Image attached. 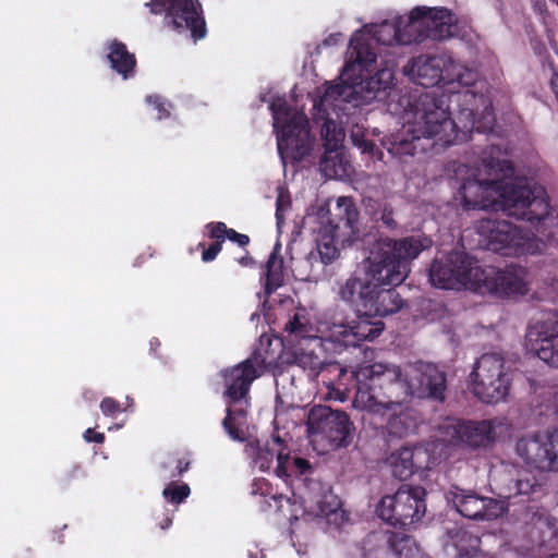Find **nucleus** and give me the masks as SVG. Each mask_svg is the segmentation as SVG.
Returning a JSON list of instances; mask_svg holds the SVG:
<instances>
[{
	"label": "nucleus",
	"instance_id": "f257e3e1",
	"mask_svg": "<svg viewBox=\"0 0 558 558\" xmlns=\"http://www.w3.org/2000/svg\"><path fill=\"white\" fill-rule=\"evenodd\" d=\"M457 173L464 175L458 192L463 209H500L533 225L537 221L557 227L544 189L524 178H513L509 160L484 159L476 168L459 167Z\"/></svg>",
	"mask_w": 558,
	"mask_h": 558
},
{
	"label": "nucleus",
	"instance_id": "f03ea898",
	"mask_svg": "<svg viewBox=\"0 0 558 558\" xmlns=\"http://www.w3.org/2000/svg\"><path fill=\"white\" fill-rule=\"evenodd\" d=\"M432 241L423 236H407L401 240L385 239L364 260V278L351 275L339 284L338 296L356 314L376 316L364 303L377 305L384 286H399L410 274V264L420 253L430 246Z\"/></svg>",
	"mask_w": 558,
	"mask_h": 558
},
{
	"label": "nucleus",
	"instance_id": "7ed1b4c3",
	"mask_svg": "<svg viewBox=\"0 0 558 558\" xmlns=\"http://www.w3.org/2000/svg\"><path fill=\"white\" fill-rule=\"evenodd\" d=\"M449 104L450 97L439 89L414 97L404 110L402 130L384 140L383 145L393 158L405 161L436 145L457 144Z\"/></svg>",
	"mask_w": 558,
	"mask_h": 558
},
{
	"label": "nucleus",
	"instance_id": "20e7f679",
	"mask_svg": "<svg viewBox=\"0 0 558 558\" xmlns=\"http://www.w3.org/2000/svg\"><path fill=\"white\" fill-rule=\"evenodd\" d=\"M326 372L337 375L335 380L325 383L326 398L329 400L345 401L350 392L348 381L355 380V409L384 414L386 411H393L400 404L399 400L392 399V392L384 391L385 383H393L400 378V367L396 364L376 362L361 365L355 372H349L338 363H331L326 367Z\"/></svg>",
	"mask_w": 558,
	"mask_h": 558
},
{
	"label": "nucleus",
	"instance_id": "39448f33",
	"mask_svg": "<svg viewBox=\"0 0 558 558\" xmlns=\"http://www.w3.org/2000/svg\"><path fill=\"white\" fill-rule=\"evenodd\" d=\"M497 486L499 499L484 497L472 489L453 486L447 493V499L464 518L471 520H495L508 511V501L520 498L527 501L542 492V484L527 470L515 465H505L498 473Z\"/></svg>",
	"mask_w": 558,
	"mask_h": 558
},
{
	"label": "nucleus",
	"instance_id": "423d86ee",
	"mask_svg": "<svg viewBox=\"0 0 558 558\" xmlns=\"http://www.w3.org/2000/svg\"><path fill=\"white\" fill-rule=\"evenodd\" d=\"M359 209L352 197L340 196L333 208L320 206L308 215V222L315 233L317 254L323 264L333 262L338 255V245L351 243L359 234Z\"/></svg>",
	"mask_w": 558,
	"mask_h": 558
},
{
	"label": "nucleus",
	"instance_id": "0eeeda50",
	"mask_svg": "<svg viewBox=\"0 0 558 558\" xmlns=\"http://www.w3.org/2000/svg\"><path fill=\"white\" fill-rule=\"evenodd\" d=\"M556 221L557 227L537 221L534 225L530 222L537 232L532 234L505 219L489 216L477 220L474 229L478 235V245L485 250L505 256L536 254L542 251L545 241L558 232V219Z\"/></svg>",
	"mask_w": 558,
	"mask_h": 558
},
{
	"label": "nucleus",
	"instance_id": "6e6552de",
	"mask_svg": "<svg viewBox=\"0 0 558 558\" xmlns=\"http://www.w3.org/2000/svg\"><path fill=\"white\" fill-rule=\"evenodd\" d=\"M363 31H356L350 39V60L342 70L341 77L350 82L353 95H359L364 101L371 102L393 84L395 63L378 70L375 75L367 76L375 69L376 53L368 44L362 40Z\"/></svg>",
	"mask_w": 558,
	"mask_h": 558
},
{
	"label": "nucleus",
	"instance_id": "1a4fd4ad",
	"mask_svg": "<svg viewBox=\"0 0 558 558\" xmlns=\"http://www.w3.org/2000/svg\"><path fill=\"white\" fill-rule=\"evenodd\" d=\"M269 109L277 135V149L282 161H299L310 155L314 137L311 135L306 116L302 111L293 110L284 97L275 98Z\"/></svg>",
	"mask_w": 558,
	"mask_h": 558
},
{
	"label": "nucleus",
	"instance_id": "9d476101",
	"mask_svg": "<svg viewBox=\"0 0 558 558\" xmlns=\"http://www.w3.org/2000/svg\"><path fill=\"white\" fill-rule=\"evenodd\" d=\"M403 73L414 83L433 87L459 85L469 87L477 81V73L457 62L450 54H421L413 58L403 68Z\"/></svg>",
	"mask_w": 558,
	"mask_h": 558
},
{
	"label": "nucleus",
	"instance_id": "9b49d317",
	"mask_svg": "<svg viewBox=\"0 0 558 558\" xmlns=\"http://www.w3.org/2000/svg\"><path fill=\"white\" fill-rule=\"evenodd\" d=\"M472 378V391L485 403L505 401L510 392L511 369L498 353L483 354L476 362Z\"/></svg>",
	"mask_w": 558,
	"mask_h": 558
},
{
	"label": "nucleus",
	"instance_id": "f8f14e48",
	"mask_svg": "<svg viewBox=\"0 0 558 558\" xmlns=\"http://www.w3.org/2000/svg\"><path fill=\"white\" fill-rule=\"evenodd\" d=\"M401 372L400 378L393 383H385L384 390L395 392L390 389L397 387L403 390L405 396L416 398H428L436 401H444L446 398L447 379L442 369L432 363L418 362L410 364ZM398 397V393H396Z\"/></svg>",
	"mask_w": 558,
	"mask_h": 558
},
{
	"label": "nucleus",
	"instance_id": "ddd939ff",
	"mask_svg": "<svg viewBox=\"0 0 558 558\" xmlns=\"http://www.w3.org/2000/svg\"><path fill=\"white\" fill-rule=\"evenodd\" d=\"M426 492L421 486H401L393 495L384 496L376 512L392 526L405 527L421 520L426 511Z\"/></svg>",
	"mask_w": 558,
	"mask_h": 558
},
{
	"label": "nucleus",
	"instance_id": "4468645a",
	"mask_svg": "<svg viewBox=\"0 0 558 558\" xmlns=\"http://www.w3.org/2000/svg\"><path fill=\"white\" fill-rule=\"evenodd\" d=\"M451 96L457 102H461L456 124L457 143L466 141L473 130L486 132L493 129L495 117L489 100L484 95H477L472 89H450Z\"/></svg>",
	"mask_w": 558,
	"mask_h": 558
},
{
	"label": "nucleus",
	"instance_id": "2eb2a0df",
	"mask_svg": "<svg viewBox=\"0 0 558 558\" xmlns=\"http://www.w3.org/2000/svg\"><path fill=\"white\" fill-rule=\"evenodd\" d=\"M146 7L153 14L165 13L167 26L177 31H190L195 41L206 36V23L197 0H151Z\"/></svg>",
	"mask_w": 558,
	"mask_h": 558
},
{
	"label": "nucleus",
	"instance_id": "dca6fc26",
	"mask_svg": "<svg viewBox=\"0 0 558 558\" xmlns=\"http://www.w3.org/2000/svg\"><path fill=\"white\" fill-rule=\"evenodd\" d=\"M478 262L463 252H452L436 258L429 269V281L441 289H460L464 287L475 291L476 280L473 270Z\"/></svg>",
	"mask_w": 558,
	"mask_h": 558
},
{
	"label": "nucleus",
	"instance_id": "f3484780",
	"mask_svg": "<svg viewBox=\"0 0 558 558\" xmlns=\"http://www.w3.org/2000/svg\"><path fill=\"white\" fill-rule=\"evenodd\" d=\"M514 453L527 469L557 472L555 428L521 436L515 441Z\"/></svg>",
	"mask_w": 558,
	"mask_h": 558
},
{
	"label": "nucleus",
	"instance_id": "a211bd4d",
	"mask_svg": "<svg viewBox=\"0 0 558 558\" xmlns=\"http://www.w3.org/2000/svg\"><path fill=\"white\" fill-rule=\"evenodd\" d=\"M476 278L475 292L494 293L498 295H512L526 293V270L520 266H507L504 269L495 267L473 270Z\"/></svg>",
	"mask_w": 558,
	"mask_h": 558
},
{
	"label": "nucleus",
	"instance_id": "6ab92c4d",
	"mask_svg": "<svg viewBox=\"0 0 558 558\" xmlns=\"http://www.w3.org/2000/svg\"><path fill=\"white\" fill-rule=\"evenodd\" d=\"M264 360L260 354H253L238 365L221 371L226 386L225 397L230 404L244 401L247 405V395L252 383L263 373Z\"/></svg>",
	"mask_w": 558,
	"mask_h": 558
},
{
	"label": "nucleus",
	"instance_id": "aec40b11",
	"mask_svg": "<svg viewBox=\"0 0 558 558\" xmlns=\"http://www.w3.org/2000/svg\"><path fill=\"white\" fill-rule=\"evenodd\" d=\"M368 317L360 315L351 323H332L326 326L325 331L328 335L325 336V339L344 347H355L362 341H372L383 332L384 323L372 322Z\"/></svg>",
	"mask_w": 558,
	"mask_h": 558
},
{
	"label": "nucleus",
	"instance_id": "412c9836",
	"mask_svg": "<svg viewBox=\"0 0 558 558\" xmlns=\"http://www.w3.org/2000/svg\"><path fill=\"white\" fill-rule=\"evenodd\" d=\"M434 462L428 448L422 445L401 447L386 459L392 475L401 481L410 478L416 471L429 469Z\"/></svg>",
	"mask_w": 558,
	"mask_h": 558
},
{
	"label": "nucleus",
	"instance_id": "4be33fe9",
	"mask_svg": "<svg viewBox=\"0 0 558 558\" xmlns=\"http://www.w3.org/2000/svg\"><path fill=\"white\" fill-rule=\"evenodd\" d=\"M526 342L536 355L553 367H558V322H536L529 327Z\"/></svg>",
	"mask_w": 558,
	"mask_h": 558
},
{
	"label": "nucleus",
	"instance_id": "5701e85b",
	"mask_svg": "<svg viewBox=\"0 0 558 558\" xmlns=\"http://www.w3.org/2000/svg\"><path fill=\"white\" fill-rule=\"evenodd\" d=\"M353 90L350 82L342 77L339 83H327L318 100L314 102V116H333L337 119L344 113Z\"/></svg>",
	"mask_w": 558,
	"mask_h": 558
},
{
	"label": "nucleus",
	"instance_id": "b1692460",
	"mask_svg": "<svg viewBox=\"0 0 558 558\" xmlns=\"http://www.w3.org/2000/svg\"><path fill=\"white\" fill-rule=\"evenodd\" d=\"M422 8L424 9L423 20L427 39L441 41L458 35L457 17L450 10L444 7Z\"/></svg>",
	"mask_w": 558,
	"mask_h": 558
},
{
	"label": "nucleus",
	"instance_id": "393cba45",
	"mask_svg": "<svg viewBox=\"0 0 558 558\" xmlns=\"http://www.w3.org/2000/svg\"><path fill=\"white\" fill-rule=\"evenodd\" d=\"M323 338H313L308 343L294 345V361L305 371H308L311 377L317 376L322 371H326L329 364H325L322 359Z\"/></svg>",
	"mask_w": 558,
	"mask_h": 558
},
{
	"label": "nucleus",
	"instance_id": "a878e982",
	"mask_svg": "<svg viewBox=\"0 0 558 558\" xmlns=\"http://www.w3.org/2000/svg\"><path fill=\"white\" fill-rule=\"evenodd\" d=\"M423 14L424 9L416 7L408 16H398L401 35L399 37V45H411L427 39Z\"/></svg>",
	"mask_w": 558,
	"mask_h": 558
},
{
	"label": "nucleus",
	"instance_id": "bb28decb",
	"mask_svg": "<svg viewBox=\"0 0 558 558\" xmlns=\"http://www.w3.org/2000/svg\"><path fill=\"white\" fill-rule=\"evenodd\" d=\"M353 430L354 427L348 414L343 411H335L322 440H326L332 448L347 447L352 440Z\"/></svg>",
	"mask_w": 558,
	"mask_h": 558
},
{
	"label": "nucleus",
	"instance_id": "cd10ccee",
	"mask_svg": "<svg viewBox=\"0 0 558 558\" xmlns=\"http://www.w3.org/2000/svg\"><path fill=\"white\" fill-rule=\"evenodd\" d=\"M283 331L286 341L292 347L308 343L313 338H319L304 311L296 312L287 322Z\"/></svg>",
	"mask_w": 558,
	"mask_h": 558
},
{
	"label": "nucleus",
	"instance_id": "c85d7f7f",
	"mask_svg": "<svg viewBox=\"0 0 558 558\" xmlns=\"http://www.w3.org/2000/svg\"><path fill=\"white\" fill-rule=\"evenodd\" d=\"M107 59L112 70L120 74L124 80L135 75L136 59L129 52L126 46L118 41L111 40L107 46Z\"/></svg>",
	"mask_w": 558,
	"mask_h": 558
},
{
	"label": "nucleus",
	"instance_id": "c756f323",
	"mask_svg": "<svg viewBox=\"0 0 558 558\" xmlns=\"http://www.w3.org/2000/svg\"><path fill=\"white\" fill-rule=\"evenodd\" d=\"M317 123L322 122V138L325 149L329 153H336L342 147L345 138V132L342 128L341 118L333 116H314Z\"/></svg>",
	"mask_w": 558,
	"mask_h": 558
},
{
	"label": "nucleus",
	"instance_id": "7c9ffc66",
	"mask_svg": "<svg viewBox=\"0 0 558 558\" xmlns=\"http://www.w3.org/2000/svg\"><path fill=\"white\" fill-rule=\"evenodd\" d=\"M495 428L490 421L463 422L461 445L482 447L494 440Z\"/></svg>",
	"mask_w": 558,
	"mask_h": 558
},
{
	"label": "nucleus",
	"instance_id": "2f4dec72",
	"mask_svg": "<svg viewBox=\"0 0 558 558\" xmlns=\"http://www.w3.org/2000/svg\"><path fill=\"white\" fill-rule=\"evenodd\" d=\"M244 408H231L232 404L228 402L227 414L222 420V427L228 436L234 440L243 442L245 440V427L247 425L246 421V410L248 404L246 405L244 402Z\"/></svg>",
	"mask_w": 558,
	"mask_h": 558
},
{
	"label": "nucleus",
	"instance_id": "473e14b6",
	"mask_svg": "<svg viewBox=\"0 0 558 558\" xmlns=\"http://www.w3.org/2000/svg\"><path fill=\"white\" fill-rule=\"evenodd\" d=\"M335 411L326 405H315L307 413V434L312 437L313 441L322 440L331 422V416Z\"/></svg>",
	"mask_w": 558,
	"mask_h": 558
},
{
	"label": "nucleus",
	"instance_id": "72a5a7b5",
	"mask_svg": "<svg viewBox=\"0 0 558 558\" xmlns=\"http://www.w3.org/2000/svg\"><path fill=\"white\" fill-rule=\"evenodd\" d=\"M365 211L375 221H381L387 228L395 229L397 222L393 219V208L389 201L375 198L373 196L364 197Z\"/></svg>",
	"mask_w": 558,
	"mask_h": 558
},
{
	"label": "nucleus",
	"instance_id": "f704fd0d",
	"mask_svg": "<svg viewBox=\"0 0 558 558\" xmlns=\"http://www.w3.org/2000/svg\"><path fill=\"white\" fill-rule=\"evenodd\" d=\"M379 303L374 305V303H369V300L364 303L363 308H368L376 316H388L397 313L403 307V300L400 294L393 289H385L384 291H379Z\"/></svg>",
	"mask_w": 558,
	"mask_h": 558
},
{
	"label": "nucleus",
	"instance_id": "c9c22d12",
	"mask_svg": "<svg viewBox=\"0 0 558 558\" xmlns=\"http://www.w3.org/2000/svg\"><path fill=\"white\" fill-rule=\"evenodd\" d=\"M245 453L253 458L255 466L260 471H268L276 458L278 464V453H282L278 449L270 448L268 444L262 446L259 441L248 442L245 447Z\"/></svg>",
	"mask_w": 558,
	"mask_h": 558
},
{
	"label": "nucleus",
	"instance_id": "e433bc0d",
	"mask_svg": "<svg viewBox=\"0 0 558 558\" xmlns=\"http://www.w3.org/2000/svg\"><path fill=\"white\" fill-rule=\"evenodd\" d=\"M319 167L327 178L341 179L348 174L350 165L344 161L338 150L336 153L326 150L320 159Z\"/></svg>",
	"mask_w": 558,
	"mask_h": 558
},
{
	"label": "nucleus",
	"instance_id": "4c0bfd02",
	"mask_svg": "<svg viewBox=\"0 0 558 558\" xmlns=\"http://www.w3.org/2000/svg\"><path fill=\"white\" fill-rule=\"evenodd\" d=\"M360 550L362 558H387L388 547L386 535L380 533L369 534L363 541Z\"/></svg>",
	"mask_w": 558,
	"mask_h": 558
},
{
	"label": "nucleus",
	"instance_id": "58836bf2",
	"mask_svg": "<svg viewBox=\"0 0 558 558\" xmlns=\"http://www.w3.org/2000/svg\"><path fill=\"white\" fill-rule=\"evenodd\" d=\"M372 34L377 43L385 46L399 45L400 24L398 17L392 21H384L379 25H376L372 31Z\"/></svg>",
	"mask_w": 558,
	"mask_h": 558
},
{
	"label": "nucleus",
	"instance_id": "ea45409f",
	"mask_svg": "<svg viewBox=\"0 0 558 558\" xmlns=\"http://www.w3.org/2000/svg\"><path fill=\"white\" fill-rule=\"evenodd\" d=\"M265 291L266 294H271L282 283V259L278 258L275 254H271L265 266Z\"/></svg>",
	"mask_w": 558,
	"mask_h": 558
},
{
	"label": "nucleus",
	"instance_id": "a19ab883",
	"mask_svg": "<svg viewBox=\"0 0 558 558\" xmlns=\"http://www.w3.org/2000/svg\"><path fill=\"white\" fill-rule=\"evenodd\" d=\"M463 421L446 418L438 427L437 439L449 446H460L462 439Z\"/></svg>",
	"mask_w": 558,
	"mask_h": 558
},
{
	"label": "nucleus",
	"instance_id": "79ce46f5",
	"mask_svg": "<svg viewBox=\"0 0 558 558\" xmlns=\"http://www.w3.org/2000/svg\"><path fill=\"white\" fill-rule=\"evenodd\" d=\"M310 469L307 460L302 458H290L288 454L278 453V464L275 473L278 477L290 476L292 473L304 474Z\"/></svg>",
	"mask_w": 558,
	"mask_h": 558
},
{
	"label": "nucleus",
	"instance_id": "37998d69",
	"mask_svg": "<svg viewBox=\"0 0 558 558\" xmlns=\"http://www.w3.org/2000/svg\"><path fill=\"white\" fill-rule=\"evenodd\" d=\"M388 550L390 549L398 558H410L415 551L414 539L404 534H390L386 537Z\"/></svg>",
	"mask_w": 558,
	"mask_h": 558
},
{
	"label": "nucleus",
	"instance_id": "c03bdc74",
	"mask_svg": "<svg viewBox=\"0 0 558 558\" xmlns=\"http://www.w3.org/2000/svg\"><path fill=\"white\" fill-rule=\"evenodd\" d=\"M190 459L183 457H168L167 461L163 462L160 466L159 477L162 481L174 480L181 476L185 471L190 468Z\"/></svg>",
	"mask_w": 558,
	"mask_h": 558
},
{
	"label": "nucleus",
	"instance_id": "a18cd8bd",
	"mask_svg": "<svg viewBox=\"0 0 558 558\" xmlns=\"http://www.w3.org/2000/svg\"><path fill=\"white\" fill-rule=\"evenodd\" d=\"M387 430L395 437H403L409 434L411 429V422L407 413H393L389 416L387 422Z\"/></svg>",
	"mask_w": 558,
	"mask_h": 558
},
{
	"label": "nucleus",
	"instance_id": "49530a36",
	"mask_svg": "<svg viewBox=\"0 0 558 558\" xmlns=\"http://www.w3.org/2000/svg\"><path fill=\"white\" fill-rule=\"evenodd\" d=\"M191 490L187 484L177 485L174 483L169 484L162 490L163 498L171 504H181L190 495Z\"/></svg>",
	"mask_w": 558,
	"mask_h": 558
},
{
	"label": "nucleus",
	"instance_id": "de8ad7c7",
	"mask_svg": "<svg viewBox=\"0 0 558 558\" xmlns=\"http://www.w3.org/2000/svg\"><path fill=\"white\" fill-rule=\"evenodd\" d=\"M350 137L353 144L361 149L362 153H369L373 150L374 144L366 138L364 128L355 124L350 131Z\"/></svg>",
	"mask_w": 558,
	"mask_h": 558
},
{
	"label": "nucleus",
	"instance_id": "09e8293b",
	"mask_svg": "<svg viewBox=\"0 0 558 558\" xmlns=\"http://www.w3.org/2000/svg\"><path fill=\"white\" fill-rule=\"evenodd\" d=\"M291 207V199L287 192L281 187L278 189V196L276 201V220L278 228L284 222V214Z\"/></svg>",
	"mask_w": 558,
	"mask_h": 558
},
{
	"label": "nucleus",
	"instance_id": "8fccbe9b",
	"mask_svg": "<svg viewBox=\"0 0 558 558\" xmlns=\"http://www.w3.org/2000/svg\"><path fill=\"white\" fill-rule=\"evenodd\" d=\"M101 412L107 416H113L121 411L119 402L112 398H105L100 403Z\"/></svg>",
	"mask_w": 558,
	"mask_h": 558
},
{
	"label": "nucleus",
	"instance_id": "3c124183",
	"mask_svg": "<svg viewBox=\"0 0 558 558\" xmlns=\"http://www.w3.org/2000/svg\"><path fill=\"white\" fill-rule=\"evenodd\" d=\"M210 229V236L222 242L225 238H228L230 229L223 222L210 223L207 226Z\"/></svg>",
	"mask_w": 558,
	"mask_h": 558
},
{
	"label": "nucleus",
	"instance_id": "603ef678",
	"mask_svg": "<svg viewBox=\"0 0 558 558\" xmlns=\"http://www.w3.org/2000/svg\"><path fill=\"white\" fill-rule=\"evenodd\" d=\"M146 102L153 105L155 109L158 111V119H163L169 116V111L165 107V104L160 100L158 96H147Z\"/></svg>",
	"mask_w": 558,
	"mask_h": 558
},
{
	"label": "nucleus",
	"instance_id": "864d4df0",
	"mask_svg": "<svg viewBox=\"0 0 558 558\" xmlns=\"http://www.w3.org/2000/svg\"><path fill=\"white\" fill-rule=\"evenodd\" d=\"M221 251V242L217 241L209 245L207 250L203 252L202 259L206 263L211 262L216 258L218 253Z\"/></svg>",
	"mask_w": 558,
	"mask_h": 558
},
{
	"label": "nucleus",
	"instance_id": "5fc2aeb1",
	"mask_svg": "<svg viewBox=\"0 0 558 558\" xmlns=\"http://www.w3.org/2000/svg\"><path fill=\"white\" fill-rule=\"evenodd\" d=\"M329 498H330V500L327 502L326 507L322 505L323 504L322 501L318 502L320 513L323 515H328L329 513L335 512L340 506V501L336 496L330 495Z\"/></svg>",
	"mask_w": 558,
	"mask_h": 558
},
{
	"label": "nucleus",
	"instance_id": "6e6d98bb",
	"mask_svg": "<svg viewBox=\"0 0 558 558\" xmlns=\"http://www.w3.org/2000/svg\"><path fill=\"white\" fill-rule=\"evenodd\" d=\"M228 239L240 246H245L250 242V238L246 234L239 233L233 229L229 230Z\"/></svg>",
	"mask_w": 558,
	"mask_h": 558
},
{
	"label": "nucleus",
	"instance_id": "4d7b16f0",
	"mask_svg": "<svg viewBox=\"0 0 558 558\" xmlns=\"http://www.w3.org/2000/svg\"><path fill=\"white\" fill-rule=\"evenodd\" d=\"M84 439L87 441V442H96V444H101L104 442L105 440V436L104 434L101 433H95L94 429L92 428H87L84 433Z\"/></svg>",
	"mask_w": 558,
	"mask_h": 558
},
{
	"label": "nucleus",
	"instance_id": "13d9d810",
	"mask_svg": "<svg viewBox=\"0 0 558 558\" xmlns=\"http://www.w3.org/2000/svg\"><path fill=\"white\" fill-rule=\"evenodd\" d=\"M270 500L275 502V506L277 507L278 510H281L283 508V501L288 505L290 504V499L284 497L283 495H271Z\"/></svg>",
	"mask_w": 558,
	"mask_h": 558
},
{
	"label": "nucleus",
	"instance_id": "bf43d9fd",
	"mask_svg": "<svg viewBox=\"0 0 558 558\" xmlns=\"http://www.w3.org/2000/svg\"><path fill=\"white\" fill-rule=\"evenodd\" d=\"M341 37V34H331L326 39H324L323 45L324 46H335L339 43Z\"/></svg>",
	"mask_w": 558,
	"mask_h": 558
},
{
	"label": "nucleus",
	"instance_id": "052dcab7",
	"mask_svg": "<svg viewBox=\"0 0 558 558\" xmlns=\"http://www.w3.org/2000/svg\"><path fill=\"white\" fill-rule=\"evenodd\" d=\"M475 554H476L475 546H472L471 550H465V551H463L462 549L459 550L460 558H472L475 556Z\"/></svg>",
	"mask_w": 558,
	"mask_h": 558
},
{
	"label": "nucleus",
	"instance_id": "680f3d73",
	"mask_svg": "<svg viewBox=\"0 0 558 558\" xmlns=\"http://www.w3.org/2000/svg\"><path fill=\"white\" fill-rule=\"evenodd\" d=\"M555 440H556V462H557V472H558V427L555 428Z\"/></svg>",
	"mask_w": 558,
	"mask_h": 558
},
{
	"label": "nucleus",
	"instance_id": "e2e57ef3",
	"mask_svg": "<svg viewBox=\"0 0 558 558\" xmlns=\"http://www.w3.org/2000/svg\"><path fill=\"white\" fill-rule=\"evenodd\" d=\"M248 262H250L248 257H242L239 259V263L244 266H246L248 264Z\"/></svg>",
	"mask_w": 558,
	"mask_h": 558
},
{
	"label": "nucleus",
	"instance_id": "0e129e2a",
	"mask_svg": "<svg viewBox=\"0 0 558 558\" xmlns=\"http://www.w3.org/2000/svg\"><path fill=\"white\" fill-rule=\"evenodd\" d=\"M165 472H166V474H170V473H172V472H175V465H173V466H168V468L166 469V471H165Z\"/></svg>",
	"mask_w": 558,
	"mask_h": 558
},
{
	"label": "nucleus",
	"instance_id": "69168bd1",
	"mask_svg": "<svg viewBox=\"0 0 558 558\" xmlns=\"http://www.w3.org/2000/svg\"><path fill=\"white\" fill-rule=\"evenodd\" d=\"M156 343L158 344L157 340L150 341L151 347H156Z\"/></svg>",
	"mask_w": 558,
	"mask_h": 558
},
{
	"label": "nucleus",
	"instance_id": "338daca9",
	"mask_svg": "<svg viewBox=\"0 0 558 558\" xmlns=\"http://www.w3.org/2000/svg\"><path fill=\"white\" fill-rule=\"evenodd\" d=\"M156 343L158 344L157 340L150 341L151 347H156Z\"/></svg>",
	"mask_w": 558,
	"mask_h": 558
},
{
	"label": "nucleus",
	"instance_id": "774afa93",
	"mask_svg": "<svg viewBox=\"0 0 558 558\" xmlns=\"http://www.w3.org/2000/svg\"><path fill=\"white\" fill-rule=\"evenodd\" d=\"M548 558H558V554L557 555H551Z\"/></svg>",
	"mask_w": 558,
	"mask_h": 558
}]
</instances>
